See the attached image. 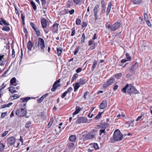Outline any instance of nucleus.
<instances>
[{
  "mask_svg": "<svg viewBox=\"0 0 152 152\" xmlns=\"http://www.w3.org/2000/svg\"><path fill=\"white\" fill-rule=\"evenodd\" d=\"M30 25L33 29H34L37 28V26L35 24L31 22L30 23Z\"/></svg>",
  "mask_w": 152,
  "mask_h": 152,
  "instance_id": "56",
  "label": "nucleus"
},
{
  "mask_svg": "<svg viewBox=\"0 0 152 152\" xmlns=\"http://www.w3.org/2000/svg\"><path fill=\"white\" fill-rule=\"evenodd\" d=\"M115 81L114 78L111 77L109 79L106 83H104L102 85V87L106 89L108 86L111 85Z\"/></svg>",
  "mask_w": 152,
  "mask_h": 152,
  "instance_id": "7",
  "label": "nucleus"
},
{
  "mask_svg": "<svg viewBox=\"0 0 152 152\" xmlns=\"http://www.w3.org/2000/svg\"><path fill=\"white\" fill-rule=\"evenodd\" d=\"M93 147L95 148V150H97L98 149L99 147L98 144L97 143H94L93 145Z\"/></svg>",
  "mask_w": 152,
  "mask_h": 152,
  "instance_id": "59",
  "label": "nucleus"
},
{
  "mask_svg": "<svg viewBox=\"0 0 152 152\" xmlns=\"http://www.w3.org/2000/svg\"><path fill=\"white\" fill-rule=\"evenodd\" d=\"M123 137V135L118 129H116L113 133V138L115 141H119L121 140Z\"/></svg>",
  "mask_w": 152,
  "mask_h": 152,
  "instance_id": "4",
  "label": "nucleus"
},
{
  "mask_svg": "<svg viewBox=\"0 0 152 152\" xmlns=\"http://www.w3.org/2000/svg\"><path fill=\"white\" fill-rule=\"evenodd\" d=\"M99 6L98 4H96L94 9V16L95 17V20H96L98 18L99 14Z\"/></svg>",
  "mask_w": 152,
  "mask_h": 152,
  "instance_id": "9",
  "label": "nucleus"
},
{
  "mask_svg": "<svg viewBox=\"0 0 152 152\" xmlns=\"http://www.w3.org/2000/svg\"><path fill=\"white\" fill-rule=\"evenodd\" d=\"M87 26V23L86 22H84L83 23L82 27V28H84L86 26Z\"/></svg>",
  "mask_w": 152,
  "mask_h": 152,
  "instance_id": "64",
  "label": "nucleus"
},
{
  "mask_svg": "<svg viewBox=\"0 0 152 152\" xmlns=\"http://www.w3.org/2000/svg\"><path fill=\"white\" fill-rule=\"evenodd\" d=\"M82 110L81 108L78 106H77L75 108V110L73 113V115H75L78 114Z\"/></svg>",
  "mask_w": 152,
  "mask_h": 152,
  "instance_id": "23",
  "label": "nucleus"
},
{
  "mask_svg": "<svg viewBox=\"0 0 152 152\" xmlns=\"http://www.w3.org/2000/svg\"><path fill=\"white\" fill-rule=\"evenodd\" d=\"M5 146L2 143H0V151H2L4 150Z\"/></svg>",
  "mask_w": 152,
  "mask_h": 152,
  "instance_id": "57",
  "label": "nucleus"
},
{
  "mask_svg": "<svg viewBox=\"0 0 152 152\" xmlns=\"http://www.w3.org/2000/svg\"><path fill=\"white\" fill-rule=\"evenodd\" d=\"M80 87V85L77 82L76 83L74 86V91L76 92Z\"/></svg>",
  "mask_w": 152,
  "mask_h": 152,
  "instance_id": "29",
  "label": "nucleus"
},
{
  "mask_svg": "<svg viewBox=\"0 0 152 152\" xmlns=\"http://www.w3.org/2000/svg\"><path fill=\"white\" fill-rule=\"evenodd\" d=\"M73 1L74 4L76 5H80L81 0H73Z\"/></svg>",
  "mask_w": 152,
  "mask_h": 152,
  "instance_id": "40",
  "label": "nucleus"
},
{
  "mask_svg": "<svg viewBox=\"0 0 152 152\" xmlns=\"http://www.w3.org/2000/svg\"><path fill=\"white\" fill-rule=\"evenodd\" d=\"M16 79L15 77H14L12 78L10 80V84L13 86H15V83H16Z\"/></svg>",
  "mask_w": 152,
  "mask_h": 152,
  "instance_id": "32",
  "label": "nucleus"
},
{
  "mask_svg": "<svg viewBox=\"0 0 152 152\" xmlns=\"http://www.w3.org/2000/svg\"><path fill=\"white\" fill-rule=\"evenodd\" d=\"M134 121V120L126 121L125 122L126 126L128 128L130 126H134V124L133 123Z\"/></svg>",
  "mask_w": 152,
  "mask_h": 152,
  "instance_id": "18",
  "label": "nucleus"
},
{
  "mask_svg": "<svg viewBox=\"0 0 152 152\" xmlns=\"http://www.w3.org/2000/svg\"><path fill=\"white\" fill-rule=\"evenodd\" d=\"M138 64L137 63H136L134 64L133 65L131 69V70L134 72Z\"/></svg>",
  "mask_w": 152,
  "mask_h": 152,
  "instance_id": "31",
  "label": "nucleus"
},
{
  "mask_svg": "<svg viewBox=\"0 0 152 152\" xmlns=\"http://www.w3.org/2000/svg\"><path fill=\"white\" fill-rule=\"evenodd\" d=\"M54 121V119L53 117H52L50 118V121H49L48 124V128H50L51 126L53 123Z\"/></svg>",
  "mask_w": 152,
  "mask_h": 152,
  "instance_id": "34",
  "label": "nucleus"
},
{
  "mask_svg": "<svg viewBox=\"0 0 152 152\" xmlns=\"http://www.w3.org/2000/svg\"><path fill=\"white\" fill-rule=\"evenodd\" d=\"M78 83H79L80 85H83L85 84L87 82V80L86 78L85 77H82L80 78V80H78Z\"/></svg>",
  "mask_w": 152,
  "mask_h": 152,
  "instance_id": "15",
  "label": "nucleus"
},
{
  "mask_svg": "<svg viewBox=\"0 0 152 152\" xmlns=\"http://www.w3.org/2000/svg\"><path fill=\"white\" fill-rule=\"evenodd\" d=\"M23 31L24 33H25L26 39V40L27 39L28 34H27L28 31L26 28L23 26Z\"/></svg>",
  "mask_w": 152,
  "mask_h": 152,
  "instance_id": "41",
  "label": "nucleus"
},
{
  "mask_svg": "<svg viewBox=\"0 0 152 152\" xmlns=\"http://www.w3.org/2000/svg\"><path fill=\"white\" fill-rule=\"evenodd\" d=\"M96 131L95 130H93V132H91L83 135V137L86 139H91L93 138L96 135Z\"/></svg>",
  "mask_w": 152,
  "mask_h": 152,
  "instance_id": "8",
  "label": "nucleus"
},
{
  "mask_svg": "<svg viewBox=\"0 0 152 152\" xmlns=\"http://www.w3.org/2000/svg\"><path fill=\"white\" fill-rule=\"evenodd\" d=\"M101 4L102 8H106L105 2L104 0H101Z\"/></svg>",
  "mask_w": 152,
  "mask_h": 152,
  "instance_id": "54",
  "label": "nucleus"
},
{
  "mask_svg": "<svg viewBox=\"0 0 152 152\" xmlns=\"http://www.w3.org/2000/svg\"><path fill=\"white\" fill-rule=\"evenodd\" d=\"M127 92L129 94H139V92L137 91L135 88L134 86H132L131 85H129L126 84L122 89H121V91L124 93H126Z\"/></svg>",
  "mask_w": 152,
  "mask_h": 152,
  "instance_id": "1",
  "label": "nucleus"
},
{
  "mask_svg": "<svg viewBox=\"0 0 152 152\" xmlns=\"http://www.w3.org/2000/svg\"><path fill=\"white\" fill-rule=\"evenodd\" d=\"M31 4L34 11L37 10V7L35 3L33 1H31L30 2Z\"/></svg>",
  "mask_w": 152,
  "mask_h": 152,
  "instance_id": "28",
  "label": "nucleus"
},
{
  "mask_svg": "<svg viewBox=\"0 0 152 152\" xmlns=\"http://www.w3.org/2000/svg\"><path fill=\"white\" fill-rule=\"evenodd\" d=\"M72 90V89L71 87H69L67 91H66L62 94L61 96V97L62 98H64L68 92H71Z\"/></svg>",
  "mask_w": 152,
  "mask_h": 152,
  "instance_id": "16",
  "label": "nucleus"
},
{
  "mask_svg": "<svg viewBox=\"0 0 152 152\" xmlns=\"http://www.w3.org/2000/svg\"><path fill=\"white\" fill-rule=\"evenodd\" d=\"M9 91L12 93H15L17 92V91L15 89V87L13 86H11L9 88Z\"/></svg>",
  "mask_w": 152,
  "mask_h": 152,
  "instance_id": "26",
  "label": "nucleus"
},
{
  "mask_svg": "<svg viewBox=\"0 0 152 152\" xmlns=\"http://www.w3.org/2000/svg\"><path fill=\"white\" fill-rule=\"evenodd\" d=\"M59 86V85L57 86H55L53 85L52 88L51 89V91H56V90L57 88V87Z\"/></svg>",
  "mask_w": 152,
  "mask_h": 152,
  "instance_id": "52",
  "label": "nucleus"
},
{
  "mask_svg": "<svg viewBox=\"0 0 152 152\" xmlns=\"http://www.w3.org/2000/svg\"><path fill=\"white\" fill-rule=\"evenodd\" d=\"M41 24L43 29L46 34H47L49 31V29L46 28L47 24L46 20L44 18H42L40 20Z\"/></svg>",
  "mask_w": 152,
  "mask_h": 152,
  "instance_id": "5",
  "label": "nucleus"
},
{
  "mask_svg": "<svg viewBox=\"0 0 152 152\" xmlns=\"http://www.w3.org/2000/svg\"><path fill=\"white\" fill-rule=\"evenodd\" d=\"M141 46L142 48H145L148 46V42L145 41H143Z\"/></svg>",
  "mask_w": 152,
  "mask_h": 152,
  "instance_id": "27",
  "label": "nucleus"
},
{
  "mask_svg": "<svg viewBox=\"0 0 152 152\" xmlns=\"http://www.w3.org/2000/svg\"><path fill=\"white\" fill-rule=\"evenodd\" d=\"M93 64L91 68V70L93 72L94 71L95 68L96 67L97 64V61L96 60H94L93 62Z\"/></svg>",
  "mask_w": 152,
  "mask_h": 152,
  "instance_id": "33",
  "label": "nucleus"
},
{
  "mask_svg": "<svg viewBox=\"0 0 152 152\" xmlns=\"http://www.w3.org/2000/svg\"><path fill=\"white\" fill-rule=\"evenodd\" d=\"M109 125V124L106 122L102 123L101 124V128L105 129L107 128Z\"/></svg>",
  "mask_w": 152,
  "mask_h": 152,
  "instance_id": "22",
  "label": "nucleus"
},
{
  "mask_svg": "<svg viewBox=\"0 0 152 152\" xmlns=\"http://www.w3.org/2000/svg\"><path fill=\"white\" fill-rule=\"evenodd\" d=\"M122 74L121 73H117L116 75H115V76L118 79H120L121 76Z\"/></svg>",
  "mask_w": 152,
  "mask_h": 152,
  "instance_id": "53",
  "label": "nucleus"
},
{
  "mask_svg": "<svg viewBox=\"0 0 152 152\" xmlns=\"http://www.w3.org/2000/svg\"><path fill=\"white\" fill-rule=\"evenodd\" d=\"M121 23L119 22H116L114 23L112 25L109 24V22H107L105 24V27L110 30L111 31L116 30L121 26Z\"/></svg>",
  "mask_w": 152,
  "mask_h": 152,
  "instance_id": "2",
  "label": "nucleus"
},
{
  "mask_svg": "<svg viewBox=\"0 0 152 152\" xmlns=\"http://www.w3.org/2000/svg\"><path fill=\"white\" fill-rule=\"evenodd\" d=\"M38 46V48H45L44 41L43 39L41 38H39Z\"/></svg>",
  "mask_w": 152,
  "mask_h": 152,
  "instance_id": "12",
  "label": "nucleus"
},
{
  "mask_svg": "<svg viewBox=\"0 0 152 152\" xmlns=\"http://www.w3.org/2000/svg\"><path fill=\"white\" fill-rule=\"evenodd\" d=\"M77 139L76 136L75 135H72L70 136L69 137V140L71 142H75Z\"/></svg>",
  "mask_w": 152,
  "mask_h": 152,
  "instance_id": "24",
  "label": "nucleus"
},
{
  "mask_svg": "<svg viewBox=\"0 0 152 152\" xmlns=\"http://www.w3.org/2000/svg\"><path fill=\"white\" fill-rule=\"evenodd\" d=\"M107 105V101L106 100H103L100 105L99 107L101 109H103L105 108Z\"/></svg>",
  "mask_w": 152,
  "mask_h": 152,
  "instance_id": "14",
  "label": "nucleus"
},
{
  "mask_svg": "<svg viewBox=\"0 0 152 152\" xmlns=\"http://www.w3.org/2000/svg\"><path fill=\"white\" fill-rule=\"evenodd\" d=\"M85 39V36L84 33H83V34H82L81 38V39L80 40V43H83L84 41V40Z\"/></svg>",
  "mask_w": 152,
  "mask_h": 152,
  "instance_id": "42",
  "label": "nucleus"
},
{
  "mask_svg": "<svg viewBox=\"0 0 152 152\" xmlns=\"http://www.w3.org/2000/svg\"><path fill=\"white\" fill-rule=\"evenodd\" d=\"M102 134H103L102 136L106 134L105 129L101 128L99 130V135L101 136Z\"/></svg>",
  "mask_w": 152,
  "mask_h": 152,
  "instance_id": "35",
  "label": "nucleus"
},
{
  "mask_svg": "<svg viewBox=\"0 0 152 152\" xmlns=\"http://www.w3.org/2000/svg\"><path fill=\"white\" fill-rule=\"evenodd\" d=\"M146 23L150 27H151L152 26L151 23L149 20L145 21Z\"/></svg>",
  "mask_w": 152,
  "mask_h": 152,
  "instance_id": "61",
  "label": "nucleus"
},
{
  "mask_svg": "<svg viewBox=\"0 0 152 152\" xmlns=\"http://www.w3.org/2000/svg\"><path fill=\"white\" fill-rule=\"evenodd\" d=\"M48 93H46L42 96L39 99H37V102L40 103L43 100V99L48 95Z\"/></svg>",
  "mask_w": 152,
  "mask_h": 152,
  "instance_id": "17",
  "label": "nucleus"
},
{
  "mask_svg": "<svg viewBox=\"0 0 152 152\" xmlns=\"http://www.w3.org/2000/svg\"><path fill=\"white\" fill-rule=\"evenodd\" d=\"M1 20L0 21V24L1 25H7V26H9L10 25L9 23L8 22H7L4 19L2 18H1Z\"/></svg>",
  "mask_w": 152,
  "mask_h": 152,
  "instance_id": "21",
  "label": "nucleus"
},
{
  "mask_svg": "<svg viewBox=\"0 0 152 152\" xmlns=\"http://www.w3.org/2000/svg\"><path fill=\"white\" fill-rule=\"evenodd\" d=\"M111 2H109L108 3V6L107 7V10L106 12V15L107 16H108L109 14L111 8Z\"/></svg>",
  "mask_w": 152,
  "mask_h": 152,
  "instance_id": "20",
  "label": "nucleus"
},
{
  "mask_svg": "<svg viewBox=\"0 0 152 152\" xmlns=\"http://www.w3.org/2000/svg\"><path fill=\"white\" fill-rule=\"evenodd\" d=\"M26 113V110L24 108L19 109L17 110L16 112V115L18 116L22 117L25 115L26 118H28V116L25 115Z\"/></svg>",
  "mask_w": 152,
  "mask_h": 152,
  "instance_id": "6",
  "label": "nucleus"
},
{
  "mask_svg": "<svg viewBox=\"0 0 152 152\" xmlns=\"http://www.w3.org/2000/svg\"><path fill=\"white\" fill-rule=\"evenodd\" d=\"M96 35V34H95L92 39L90 40L88 42V45L89 46H91L92 45H93L92 46L93 48H95L97 46V43L94 42V40L96 39L97 37Z\"/></svg>",
  "mask_w": 152,
  "mask_h": 152,
  "instance_id": "10",
  "label": "nucleus"
},
{
  "mask_svg": "<svg viewBox=\"0 0 152 152\" xmlns=\"http://www.w3.org/2000/svg\"><path fill=\"white\" fill-rule=\"evenodd\" d=\"M103 112L101 113L99 112L98 115L96 116V117H95V120H97L99 119L101 116L102 114V113Z\"/></svg>",
  "mask_w": 152,
  "mask_h": 152,
  "instance_id": "44",
  "label": "nucleus"
},
{
  "mask_svg": "<svg viewBox=\"0 0 152 152\" xmlns=\"http://www.w3.org/2000/svg\"><path fill=\"white\" fill-rule=\"evenodd\" d=\"M82 70V68H81L79 67L76 70V72L77 73H79L81 72Z\"/></svg>",
  "mask_w": 152,
  "mask_h": 152,
  "instance_id": "62",
  "label": "nucleus"
},
{
  "mask_svg": "<svg viewBox=\"0 0 152 152\" xmlns=\"http://www.w3.org/2000/svg\"><path fill=\"white\" fill-rule=\"evenodd\" d=\"M58 25L59 24L55 23L53 25V27L54 29H55L56 30H57L58 29Z\"/></svg>",
  "mask_w": 152,
  "mask_h": 152,
  "instance_id": "50",
  "label": "nucleus"
},
{
  "mask_svg": "<svg viewBox=\"0 0 152 152\" xmlns=\"http://www.w3.org/2000/svg\"><path fill=\"white\" fill-rule=\"evenodd\" d=\"M139 22L140 24H142L144 23V22L143 21L142 17H139Z\"/></svg>",
  "mask_w": 152,
  "mask_h": 152,
  "instance_id": "55",
  "label": "nucleus"
},
{
  "mask_svg": "<svg viewBox=\"0 0 152 152\" xmlns=\"http://www.w3.org/2000/svg\"><path fill=\"white\" fill-rule=\"evenodd\" d=\"M144 17L145 21L149 20L148 15L146 13H144Z\"/></svg>",
  "mask_w": 152,
  "mask_h": 152,
  "instance_id": "58",
  "label": "nucleus"
},
{
  "mask_svg": "<svg viewBox=\"0 0 152 152\" xmlns=\"http://www.w3.org/2000/svg\"><path fill=\"white\" fill-rule=\"evenodd\" d=\"M10 28L8 26L4 27L2 28V30L3 31H8L10 30Z\"/></svg>",
  "mask_w": 152,
  "mask_h": 152,
  "instance_id": "46",
  "label": "nucleus"
},
{
  "mask_svg": "<svg viewBox=\"0 0 152 152\" xmlns=\"http://www.w3.org/2000/svg\"><path fill=\"white\" fill-rule=\"evenodd\" d=\"M62 48H57V54L58 56H60L62 51Z\"/></svg>",
  "mask_w": 152,
  "mask_h": 152,
  "instance_id": "37",
  "label": "nucleus"
},
{
  "mask_svg": "<svg viewBox=\"0 0 152 152\" xmlns=\"http://www.w3.org/2000/svg\"><path fill=\"white\" fill-rule=\"evenodd\" d=\"M12 102L10 103L7 104H4L2 105V108H5L6 107H9L12 104Z\"/></svg>",
  "mask_w": 152,
  "mask_h": 152,
  "instance_id": "43",
  "label": "nucleus"
},
{
  "mask_svg": "<svg viewBox=\"0 0 152 152\" xmlns=\"http://www.w3.org/2000/svg\"><path fill=\"white\" fill-rule=\"evenodd\" d=\"M20 100H22V102H21V103H22V102L24 103L23 104H21V105H23L24 107H25L26 104V103L28 100V97H26L24 98H22L20 99Z\"/></svg>",
  "mask_w": 152,
  "mask_h": 152,
  "instance_id": "19",
  "label": "nucleus"
},
{
  "mask_svg": "<svg viewBox=\"0 0 152 152\" xmlns=\"http://www.w3.org/2000/svg\"><path fill=\"white\" fill-rule=\"evenodd\" d=\"M40 1L42 3V6L43 8L46 9H47V7L46 6V0H40Z\"/></svg>",
  "mask_w": 152,
  "mask_h": 152,
  "instance_id": "25",
  "label": "nucleus"
},
{
  "mask_svg": "<svg viewBox=\"0 0 152 152\" xmlns=\"http://www.w3.org/2000/svg\"><path fill=\"white\" fill-rule=\"evenodd\" d=\"M142 1V0H132L133 4L136 5L140 4L141 3Z\"/></svg>",
  "mask_w": 152,
  "mask_h": 152,
  "instance_id": "30",
  "label": "nucleus"
},
{
  "mask_svg": "<svg viewBox=\"0 0 152 152\" xmlns=\"http://www.w3.org/2000/svg\"><path fill=\"white\" fill-rule=\"evenodd\" d=\"M46 116L44 112L40 113L37 115L34 118V121L36 123L39 122L40 121H43L46 120Z\"/></svg>",
  "mask_w": 152,
  "mask_h": 152,
  "instance_id": "3",
  "label": "nucleus"
},
{
  "mask_svg": "<svg viewBox=\"0 0 152 152\" xmlns=\"http://www.w3.org/2000/svg\"><path fill=\"white\" fill-rule=\"evenodd\" d=\"M34 30L35 31L37 35V36H39L40 35V32L39 29L37 27L34 29Z\"/></svg>",
  "mask_w": 152,
  "mask_h": 152,
  "instance_id": "39",
  "label": "nucleus"
},
{
  "mask_svg": "<svg viewBox=\"0 0 152 152\" xmlns=\"http://www.w3.org/2000/svg\"><path fill=\"white\" fill-rule=\"evenodd\" d=\"M81 22V20L79 18H77L76 20V24L77 25H79L80 24Z\"/></svg>",
  "mask_w": 152,
  "mask_h": 152,
  "instance_id": "49",
  "label": "nucleus"
},
{
  "mask_svg": "<svg viewBox=\"0 0 152 152\" xmlns=\"http://www.w3.org/2000/svg\"><path fill=\"white\" fill-rule=\"evenodd\" d=\"M7 142L8 145H13L16 142V139L15 137H9L7 139Z\"/></svg>",
  "mask_w": 152,
  "mask_h": 152,
  "instance_id": "11",
  "label": "nucleus"
},
{
  "mask_svg": "<svg viewBox=\"0 0 152 152\" xmlns=\"http://www.w3.org/2000/svg\"><path fill=\"white\" fill-rule=\"evenodd\" d=\"M126 58L127 60L128 61H130L131 60V57L129 55V54L127 53L126 54Z\"/></svg>",
  "mask_w": 152,
  "mask_h": 152,
  "instance_id": "45",
  "label": "nucleus"
},
{
  "mask_svg": "<svg viewBox=\"0 0 152 152\" xmlns=\"http://www.w3.org/2000/svg\"><path fill=\"white\" fill-rule=\"evenodd\" d=\"M66 6L67 8H70L72 6L71 1L70 0H69L67 1Z\"/></svg>",
  "mask_w": 152,
  "mask_h": 152,
  "instance_id": "38",
  "label": "nucleus"
},
{
  "mask_svg": "<svg viewBox=\"0 0 152 152\" xmlns=\"http://www.w3.org/2000/svg\"><path fill=\"white\" fill-rule=\"evenodd\" d=\"M21 19H22V24L24 25L25 24V22H24L25 16L23 15V14L22 13H21Z\"/></svg>",
  "mask_w": 152,
  "mask_h": 152,
  "instance_id": "60",
  "label": "nucleus"
},
{
  "mask_svg": "<svg viewBox=\"0 0 152 152\" xmlns=\"http://www.w3.org/2000/svg\"><path fill=\"white\" fill-rule=\"evenodd\" d=\"M60 81V79H59L58 80H56L54 83L53 85L55 86H56L58 83H59Z\"/></svg>",
  "mask_w": 152,
  "mask_h": 152,
  "instance_id": "63",
  "label": "nucleus"
},
{
  "mask_svg": "<svg viewBox=\"0 0 152 152\" xmlns=\"http://www.w3.org/2000/svg\"><path fill=\"white\" fill-rule=\"evenodd\" d=\"M87 120L86 118L80 117L77 119L76 121V123L79 124L81 123H84L87 121Z\"/></svg>",
  "mask_w": 152,
  "mask_h": 152,
  "instance_id": "13",
  "label": "nucleus"
},
{
  "mask_svg": "<svg viewBox=\"0 0 152 152\" xmlns=\"http://www.w3.org/2000/svg\"><path fill=\"white\" fill-rule=\"evenodd\" d=\"M71 30L72 32L71 34V36H73L75 35V27L72 28Z\"/></svg>",
  "mask_w": 152,
  "mask_h": 152,
  "instance_id": "51",
  "label": "nucleus"
},
{
  "mask_svg": "<svg viewBox=\"0 0 152 152\" xmlns=\"http://www.w3.org/2000/svg\"><path fill=\"white\" fill-rule=\"evenodd\" d=\"M78 75L77 74L75 73V74L72 76V79H71V82H73L78 77Z\"/></svg>",
  "mask_w": 152,
  "mask_h": 152,
  "instance_id": "36",
  "label": "nucleus"
},
{
  "mask_svg": "<svg viewBox=\"0 0 152 152\" xmlns=\"http://www.w3.org/2000/svg\"><path fill=\"white\" fill-rule=\"evenodd\" d=\"M144 113H142L137 118L136 120V121H139L140 119H141L142 118L144 117Z\"/></svg>",
  "mask_w": 152,
  "mask_h": 152,
  "instance_id": "47",
  "label": "nucleus"
},
{
  "mask_svg": "<svg viewBox=\"0 0 152 152\" xmlns=\"http://www.w3.org/2000/svg\"><path fill=\"white\" fill-rule=\"evenodd\" d=\"M68 146L69 148H72L74 147V144L72 142H70L68 144Z\"/></svg>",
  "mask_w": 152,
  "mask_h": 152,
  "instance_id": "48",
  "label": "nucleus"
}]
</instances>
